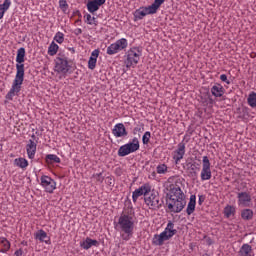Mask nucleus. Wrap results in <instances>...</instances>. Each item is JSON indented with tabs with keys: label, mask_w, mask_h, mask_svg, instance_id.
<instances>
[{
	"label": "nucleus",
	"mask_w": 256,
	"mask_h": 256,
	"mask_svg": "<svg viewBox=\"0 0 256 256\" xmlns=\"http://www.w3.org/2000/svg\"><path fill=\"white\" fill-rule=\"evenodd\" d=\"M25 55L26 52L24 47L17 50L16 75L10 90L5 96L8 101H13V98L18 97L19 93H21V86L23 85V81H25Z\"/></svg>",
	"instance_id": "nucleus-1"
},
{
	"label": "nucleus",
	"mask_w": 256,
	"mask_h": 256,
	"mask_svg": "<svg viewBox=\"0 0 256 256\" xmlns=\"http://www.w3.org/2000/svg\"><path fill=\"white\" fill-rule=\"evenodd\" d=\"M114 228L119 231L122 241H129L135 233V216L122 213L117 222H114Z\"/></svg>",
	"instance_id": "nucleus-2"
},
{
	"label": "nucleus",
	"mask_w": 256,
	"mask_h": 256,
	"mask_svg": "<svg viewBox=\"0 0 256 256\" xmlns=\"http://www.w3.org/2000/svg\"><path fill=\"white\" fill-rule=\"evenodd\" d=\"M187 201H185V193L181 187H171L168 193L167 207L170 213H181Z\"/></svg>",
	"instance_id": "nucleus-3"
},
{
	"label": "nucleus",
	"mask_w": 256,
	"mask_h": 256,
	"mask_svg": "<svg viewBox=\"0 0 256 256\" xmlns=\"http://www.w3.org/2000/svg\"><path fill=\"white\" fill-rule=\"evenodd\" d=\"M174 235H177V229H175V223L168 221L164 231L160 234H155L152 238L153 245L161 247L165 241H169Z\"/></svg>",
	"instance_id": "nucleus-4"
},
{
	"label": "nucleus",
	"mask_w": 256,
	"mask_h": 256,
	"mask_svg": "<svg viewBox=\"0 0 256 256\" xmlns=\"http://www.w3.org/2000/svg\"><path fill=\"white\" fill-rule=\"evenodd\" d=\"M141 57H143V49H141V47L133 46L125 53L124 63L128 69L131 67L135 69L141 61Z\"/></svg>",
	"instance_id": "nucleus-5"
},
{
	"label": "nucleus",
	"mask_w": 256,
	"mask_h": 256,
	"mask_svg": "<svg viewBox=\"0 0 256 256\" xmlns=\"http://www.w3.org/2000/svg\"><path fill=\"white\" fill-rule=\"evenodd\" d=\"M163 3H165V0H154L150 6L136 9L134 11V21H141L147 15H155Z\"/></svg>",
	"instance_id": "nucleus-6"
},
{
	"label": "nucleus",
	"mask_w": 256,
	"mask_h": 256,
	"mask_svg": "<svg viewBox=\"0 0 256 256\" xmlns=\"http://www.w3.org/2000/svg\"><path fill=\"white\" fill-rule=\"evenodd\" d=\"M140 147L139 138L134 137L132 141L120 146L118 149V157H127V155H131V153L139 151Z\"/></svg>",
	"instance_id": "nucleus-7"
},
{
	"label": "nucleus",
	"mask_w": 256,
	"mask_h": 256,
	"mask_svg": "<svg viewBox=\"0 0 256 256\" xmlns=\"http://www.w3.org/2000/svg\"><path fill=\"white\" fill-rule=\"evenodd\" d=\"M129 46V41H127L126 38H121L116 40L114 43L110 44L107 47L106 53L107 55H117L119 51H123L124 49H127Z\"/></svg>",
	"instance_id": "nucleus-8"
},
{
	"label": "nucleus",
	"mask_w": 256,
	"mask_h": 256,
	"mask_svg": "<svg viewBox=\"0 0 256 256\" xmlns=\"http://www.w3.org/2000/svg\"><path fill=\"white\" fill-rule=\"evenodd\" d=\"M144 202L150 209H159L161 207V200L159 199V192L152 190L144 198Z\"/></svg>",
	"instance_id": "nucleus-9"
},
{
	"label": "nucleus",
	"mask_w": 256,
	"mask_h": 256,
	"mask_svg": "<svg viewBox=\"0 0 256 256\" xmlns=\"http://www.w3.org/2000/svg\"><path fill=\"white\" fill-rule=\"evenodd\" d=\"M40 185L44 189L45 193L52 194L57 189V182L47 175L40 177Z\"/></svg>",
	"instance_id": "nucleus-10"
},
{
	"label": "nucleus",
	"mask_w": 256,
	"mask_h": 256,
	"mask_svg": "<svg viewBox=\"0 0 256 256\" xmlns=\"http://www.w3.org/2000/svg\"><path fill=\"white\" fill-rule=\"evenodd\" d=\"M211 161H209V157L203 156L202 158V170L200 173L201 181H209L211 179Z\"/></svg>",
	"instance_id": "nucleus-11"
},
{
	"label": "nucleus",
	"mask_w": 256,
	"mask_h": 256,
	"mask_svg": "<svg viewBox=\"0 0 256 256\" xmlns=\"http://www.w3.org/2000/svg\"><path fill=\"white\" fill-rule=\"evenodd\" d=\"M69 69H70V66L67 58L57 57L55 59L54 71L56 73H62V75H65L69 73Z\"/></svg>",
	"instance_id": "nucleus-12"
},
{
	"label": "nucleus",
	"mask_w": 256,
	"mask_h": 256,
	"mask_svg": "<svg viewBox=\"0 0 256 256\" xmlns=\"http://www.w3.org/2000/svg\"><path fill=\"white\" fill-rule=\"evenodd\" d=\"M151 191V184L145 183L139 188H137L135 191L132 192V201L133 203H137V199L140 197H147L149 195V192Z\"/></svg>",
	"instance_id": "nucleus-13"
},
{
	"label": "nucleus",
	"mask_w": 256,
	"mask_h": 256,
	"mask_svg": "<svg viewBox=\"0 0 256 256\" xmlns=\"http://www.w3.org/2000/svg\"><path fill=\"white\" fill-rule=\"evenodd\" d=\"M32 139L28 141L26 144V153L28 156V159H35V155L37 153V136L35 134H32Z\"/></svg>",
	"instance_id": "nucleus-14"
},
{
	"label": "nucleus",
	"mask_w": 256,
	"mask_h": 256,
	"mask_svg": "<svg viewBox=\"0 0 256 256\" xmlns=\"http://www.w3.org/2000/svg\"><path fill=\"white\" fill-rule=\"evenodd\" d=\"M112 135H114L116 139H119L121 137H127L129 135V132H127L125 124L117 123L116 125H114V128L112 129Z\"/></svg>",
	"instance_id": "nucleus-15"
},
{
	"label": "nucleus",
	"mask_w": 256,
	"mask_h": 256,
	"mask_svg": "<svg viewBox=\"0 0 256 256\" xmlns=\"http://www.w3.org/2000/svg\"><path fill=\"white\" fill-rule=\"evenodd\" d=\"M185 157V143L181 142L178 144V148L173 152V160L175 161L176 165H179L181 159Z\"/></svg>",
	"instance_id": "nucleus-16"
},
{
	"label": "nucleus",
	"mask_w": 256,
	"mask_h": 256,
	"mask_svg": "<svg viewBox=\"0 0 256 256\" xmlns=\"http://www.w3.org/2000/svg\"><path fill=\"white\" fill-rule=\"evenodd\" d=\"M239 207H249L251 205V194L247 192H239L237 195Z\"/></svg>",
	"instance_id": "nucleus-17"
},
{
	"label": "nucleus",
	"mask_w": 256,
	"mask_h": 256,
	"mask_svg": "<svg viewBox=\"0 0 256 256\" xmlns=\"http://www.w3.org/2000/svg\"><path fill=\"white\" fill-rule=\"evenodd\" d=\"M107 0H88L87 2V9L89 13H96L98 9H101L102 5H105Z\"/></svg>",
	"instance_id": "nucleus-18"
},
{
	"label": "nucleus",
	"mask_w": 256,
	"mask_h": 256,
	"mask_svg": "<svg viewBox=\"0 0 256 256\" xmlns=\"http://www.w3.org/2000/svg\"><path fill=\"white\" fill-rule=\"evenodd\" d=\"M34 238L36 239V241H40V243L51 245V238L47 236V232H45V230L43 229H40L36 233H34Z\"/></svg>",
	"instance_id": "nucleus-19"
},
{
	"label": "nucleus",
	"mask_w": 256,
	"mask_h": 256,
	"mask_svg": "<svg viewBox=\"0 0 256 256\" xmlns=\"http://www.w3.org/2000/svg\"><path fill=\"white\" fill-rule=\"evenodd\" d=\"M99 241L93 240L89 237H87L85 240L80 242L81 249H85V251H89L92 247H98Z\"/></svg>",
	"instance_id": "nucleus-20"
},
{
	"label": "nucleus",
	"mask_w": 256,
	"mask_h": 256,
	"mask_svg": "<svg viewBox=\"0 0 256 256\" xmlns=\"http://www.w3.org/2000/svg\"><path fill=\"white\" fill-rule=\"evenodd\" d=\"M99 53H100L99 49H95L91 53V56L88 60V69H91V71H93V69L97 67V59L99 57Z\"/></svg>",
	"instance_id": "nucleus-21"
},
{
	"label": "nucleus",
	"mask_w": 256,
	"mask_h": 256,
	"mask_svg": "<svg viewBox=\"0 0 256 256\" xmlns=\"http://www.w3.org/2000/svg\"><path fill=\"white\" fill-rule=\"evenodd\" d=\"M196 205H197V196L191 195L186 208L187 215H193V213H195Z\"/></svg>",
	"instance_id": "nucleus-22"
},
{
	"label": "nucleus",
	"mask_w": 256,
	"mask_h": 256,
	"mask_svg": "<svg viewBox=\"0 0 256 256\" xmlns=\"http://www.w3.org/2000/svg\"><path fill=\"white\" fill-rule=\"evenodd\" d=\"M211 94L213 97H223L225 95V88H223V85L216 83L211 88Z\"/></svg>",
	"instance_id": "nucleus-23"
},
{
	"label": "nucleus",
	"mask_w": 256,
	"mask_h": 256,
	"mask_svg": "<svg viewBox=\"0 0 256 256\" xmlns=\"http://www.w3.org/2000/svg\"><path fill=\"white\" fill-rule=\"evenodd\" d=\"M14 165L15 167H19V169H22L23 171H25V169L29 167V161L23 157H19L14 159Z\"/></svg>",
	"instance_id": "nucleus-24"
},
{
	"label": "nucleus",
	"mask_w": 256,
	"mask_h": 256,
	"mask_svg": "<svg viewBox=\"0 0 256 256\" xmlns=\"http://www.w3.org/2000/svg\"><path fill=\"white\" fill-rule=\"evenodd\" d=\"M253 248L249 244H243L239 250V256H253Z\"/></svg>",
	"instance_id": "nucleus-25"
},
{
	"label": "nucleus",
	"mask_w": 256,
	"mask_h": 256,
	"mask_svg": "<svg viewBox=\"0 0 256 256\" xmlns=\"http://www.w3.org/2000/svg\"><path fill=\"white\" fill-rule=\"evenodd\" d=\"M0 245L2 247V249H0V253H7V251L11 249V242H9L5 237H0Z\"/></svg>",
	"instance_id": "nucleus-26"
},
{
	"label": "nucleus",
	"mask_w": 256,
	"mask_h": 256,
	"mask_svg": "<svg viewBox=\"0 0 256 256\" xmlns=\"http://www.w3.org/2000/svg\"><path fill=\"white\" fill-rule=\"evenodd\" d=\"M9 7H11V0H5L3 4H0V19H3L5 12L9 11Z\"/></svg>",
	"instance_id": "nucleus-27"
},
{
	"label": "nucleus",
	"mask_w": 256,
	"mask_h": 256,
	"mask_svg": "<svg viewBox=\"0 0 256 256\" xmlns=\"http://www.w3.org/2000/svg\"><path fill=\"white\" fill-rule=\"evenodd\" d=\"M247 104L249 105V107H251L252 109L256 108V92L252 91L248 94L247 97Z\"/></svg>",
	"instance_id": "nucleus-28"
},
{
	"label": "nucleus",
	"mask_w": 256,
	"mask_h": 256,
	"mask_svg": "<svg viewBox=\"0 0 256 256\" xmlns=\"http://www.w3.org/2000/svg\"><path fill=\"white\" fill-rule=\"evenodd\" d=\"M169 171V167L165 163H160L156 167V173L158 175H166V173Z\"/></svg>",
	"instance_id": "nucleus-29"
},
{
	"label": "nucleus",
	"mask_w": 256,
	"mask_h": 256,
	"mask_svg": "<svg viewBox=\"0 0 256 256\" xmlns=\"http://www.w3.org/2000/svg\"><path fill=\"white\" fill-rule=\"evenodd\" d=\"M241 217L244 221H251V219H253V210L251 209L242 210Z\"/></svg>",
	"instance_id": "nucleus-30"
},
{
	"label": "nucleus",
	"mask_w": 256,
	"mask_h": 256,
	"mask_svg": "<svg viewBox=\"0 0 256 256\" xmlns=\"http://www.w3.org/2000/svg\"><path fill=\"white\" fill-rule=\"evenodd\" d=\"M57 51H59V45H57L55 42H51L48 47V55H50V57H53L57 55Z\"/></svg>",
	"instance_id": "nucleus-31"
},
{
	"label": "nucleus",
	"mask_w": 256,
	"mask_h": 256,
	"mask_svg": "<svg viewBox=\"0 0 256 256\" xmlns=\"http://www.w3.org/2000/svg\"><path fill=\"white\" fill-rule=\"evenodd\" d=\"M235 206H231V205H227L224 208V215L227 219H229V217H232V215H235Z\"/></svg>",
	"instance_id": "nucleus-32"
},
{
	"label": "nucleus",
	"mask_w": 256,
	"mask_h": 256,
	"mask_svg": "<svg viewBox=\"0 0 256 256\" xmlns=\"http://www.w3.org/2000/svg\"><path fill=\"white\" fill-rule=\"evenodd\" d=\"M46 161H47V163H49V161L51 163H61V158H59V156H57L55 154H48L46 156Z\"/></svg>",
	"instance_id": "nucleus-33"
},
{
	"label": "nucleus",
	"mask_w": 256,
	"mask_h": 256,
	"mask_svg": "<svg viewBox=\"0 0 256 256\" xmlns=\"http://www.w3.org/2000/svg\"><path fill=\"white\" fill-rule=\"evenodd\" d=\"M54 41H56V43H59V45H61V43L65 41V34H63V32H57L54 36Z\"/></svg>",
	"instance_id": "nucleus-34"
},
{
	"label": "nucleus",
	"mask_w": 256,
	"mask_h": 256,
	"mask_svg": "<svg viewBox=\"0 0 256 256\" xmlns=\"http://www.w3.org/2000/svg\"><path fill=\"white\" fill-rule=\"evenodd\" d=\"M149 141H151V132L146 131L142 136L143 145H149Z\"/></svg>",
	"instance_id": "nucleus-35"
},
{
	"label": "nucleus",
	"mask_w": 256,
	"mask_h": 256,
	"mask_svg": "<svg viewBox=\"0 0 256 256\" xmlns=\"http://www.w3.org/2000/svg\"><path fill=\"white\" fill-rule=\"evenodd\" d=\"M84 18L86 19V23L88 25H97V21L95 20V17L91 16V14H86Z\"/></svg>",
	"instance_id": "nucleus-36"
},
{
	"label": "nucleus",
	"mask_w": 256,
	"mask_h": 256,
	"mask_svg": "<svg viewBox=\"0 0 256 256\" xmlns=\"http://www.w3.org/2000/svg\"><path fill=\"white\" fill-rule=\"evenodd\" d=\"M93 179H95L98 183H103L105 181V178L103 177V173H96L92 175Z\"/></svg>",
	"instance_id": "nucleus-37"
},
{
	"label": "nucleus",
	"mask_w": 256,
	"mask_h": 256,
	"mask_svg": "<svg viewBox=\"0 0 256 256\" xmlns=\"http://www.w3.org/2000/svg\"><path fill=\"white\" fill-rule=\"evenodd\" d=\"M59 7H60L61 10L67 11V9H69V4H67L66 0H60L59 1Z\"/></svg>",
	"instance_id": "nucleus-38"
},
{
	"label": "nucleus",
	"mask_w": 256,
	"mask_h": 256,
	"mask_svg": "<svg viewBox=\"0 0 256 256\" xmlns=\"http://www.w3.org/2000/svg\"><path fill=\"white\" fill-rule=\"evenodd\" d=\"M220 80L223 83H226V85H231V81H229V78L225 74L220 75Z\"/></svg>",
	"instance_id": "nucleus-39"
},
{
	"label": "nucleus",
	"mask_w": 256,
	"mask_h": 256,
	"mask_svg": "<svg viewBox=\"0 0 256 256\" xmlns=\"http://www.w3.org/2000/svg\"><path fill=\"white\" fill-rule=\"evenodd\" d=\"M73 33H74V35L79 36V35H81V33H83V30L81 28H76V29H74Z\"/></svg>",
	"instance_id": "nucleus-40"
},
{
	"label": "nucleus",
	"mask_w": 256,
	"mask_h": 256,
	"mask_svg": "<svg viewBox=\"0 0 256 256\" xmlns=\"http://www.w3.org/2000/svg\"><path fill=\"white\" fill-rule=\"evenodd\" d=\"M14 255L15 256H23V249H18V250H16L15 252H14Z\"/></svg>",
	"instance_id": "nucleus-41"
},
{
	"label": "nucleus",
	"mask_w": 256,
	"mask_h": 256,
	"mask_svg": "<svg viewBox=\"0 0 256 256\" xmlns=\"http://www.w3.org/2000/svg\"><path fill=\"white\" fill-rule=\"evenodd\" d=\"M203 201H205V197H203V195H199V200H198L199 205H201Z\"/></svg>",
	"instance_id": "nucleus-42"
},
{
	"label": "nucleus",
	"mask_w": 256,
	"mask_h": 256,
	"mask_svg": "<svg viewBox=\"0 0 256 256\" xmlns=\"http://www.w3.org/2000/svg\"><path fill=\"white\" fill-rule=\"evenodd\" d=\"M190 167H191L192 171L195 170V164H190Z\"/></svg>",
	"instance_id": "nucleus-43"
},
{
	"label": "nucleus",
	"mask_w": 256,
	"mask_h": 256,
	"mask_svg": "<svg viewBox=\"0 0 256 256\" xmlns=\"http://www.w3.org/2000/svg\"><path fill=\"white\" fill-rule=\"evenodd\" d=\"M22 245H27V242L23 241V242H22Z\"/></svg>",
	"instance_id": "nucleus-44"
},
{
	"label": "nucleus",
	"mask_w": 256,
	"mask_h": 256,
	"mask_svg": "<svg viewBox=\"0 0 256 256\" xmlns=\"http://www.w3.org/2000/svg\"><path fill=\"white\" fill-rule=\"evenodd\" d=\"M152 175H153V177H155V175H156V174H155V173H153Z\"/></svg>",
	"instance_id": "nucleus-45"
}]
</instances>
